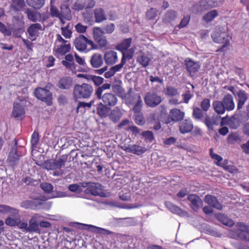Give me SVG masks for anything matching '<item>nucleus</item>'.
Listing matches in <instances>:
<instances>
[{
  "instance_id": "nucleus-1",
  "label": "nucleus",
  "mask_w": 249,
  "mask_h": 249,
  "mask_svg": "<svg viewBox=\"0 0 249 249\" xmlns=\"http://www.w3.org/2000/svg\"><path fill=\"white\" fill-rule=\"evenodd\" d=\"M66 162V158L63 156L58 159L45 160L42 164V167L47 170H54V176H61L64 173L62 168L65 167Z\"/></svg>"
},
{
  "instance_id": "nucleus-2",
  "label": "nucleus",
  "mask_w": 249,
  "mask_h": 249,
  "mask_svg": "<svg viewBox=\"0 0 249 249\" xmlns=\"http://www.w3.org/2000/svg\"><path fill=\"white\" fill-rule=\"evenodd\" d=\"M224 0H200L192 7L193 13L201 14L204 11L221 6Z\"/></svg>"
},
{
  "instance_id": "nucleus-3",
  "label": "nucleus",
  "mask_w": 249,
  "mask_h": 249,
  "mask_svg": "<svg viewBox=\"0 0 249 249\" xmlns=\"http://www.w3.org/2000/svg\"><path fill=\"white\" fill-rule=\"evenodd\" d=\"M93 91V87L90 84H75L73 89V100L76 102L78 99H88L91 96Z\"/></svg>"
},
{
  "instance_id": "nucleus-4",
  "label": "nucleus",
  "mask_w": 249,
  "mask_h": 249,
  "mask_svg": "<svg viewBox=\"0 0 249 249\" xmlns=\"http://www.w3.org/2000/svg\"><path fill=\"white\" fill-rule=\"evenodd\" d=\"M236 229L231 230L230 234L232 238L249 242V225L243 222L236 223Z\"/></svg>"
},
{
  "instance_id": "nucleus-5",
  "label": "nucleus",
  "mask_w": 249,
  "mask_h": 249,
  "mask_svg": "<svg viewBox=\"0 0 249 249\" xmlns=\"http://www.w3.org/2000/svg\"><path fill=\"white\" fill-rule=\"evenodd\" d=\"M74 44L76 49L80 52H83L86 50L87 44L90 45L92 49H98L97 45L83 35H79L74 40Z\"/></svg>"
},
{
  "instance_id": "nucleus-6",
  "label": "nucleus",
  "mask_w": 249,
  "mask_h": 249,
  "mask_svg": "<svg viewBox=\"0 0 249 249\" xmlns=\"http://www.w3.org/2000/svg\"><path fill=\"white\" fill-rule=\"evenodd\" d=\"M47 87L45 88H37L35 89L34 94L35 96L39 100H41L48 106L52 104V93L47 89Z\"/></svg>"
},
{
  "instance_id": "nucleus-7",
  "label": "nucleus",
  "mask_w": 249,
  "mask_h": 249,
  "mask_svg": "<svg viewBox=\"0 0 249 249\" xmlns=\"http://www.w3.org/2000/svg\"><path fill=\"white\" fill-rule=\"evenodd\" d=\"M161 97L155 92H148L144 97L145 105L150 107H155L162 102Z\"/></svg>"
},
{
  "instance_id": "nucleus-8",
  "label": "nucleus",
  "mask_w": 249,
  "mask_h": 249,
  "mask_svg": "<svg viewBox=\"0 0 249 249\" xmlns=\"http://www.w3.org/2000/svg\"><path fill=\"white\" fill-rule=\"evenodd\" d=\"M100 27H95L93 30V37L101 48L106 47L108 44L106 36Z\"/></svg>"
},
{
  "instance_id": "nucleus-9",
  "label": "nucleus",
  "mask_w": 249,
  "mask_h": 249,
  "mask_svg": "<svg viewBox=\"0 0 249 249\" xmlns=\"http://www.w3.org/2000/svg\"><path fill=\"white\" fill-rule=\"evenodd\" d=\"M187 199L190 202L189 206L194 212H197L203 206L202 200L197 195H188Z\"/></svg>"
},
{
  "instance_id": "nucleus-10",
  "label": "nucleus",
  "mask_w": 249,
  "mask_h": 249,
  "mask_svg": "<svg viewBox=\"0 0 249 249\" xmlns=\"http://www.w3.org/2000/svg\"><path fill=\"white\" fill-rule=\"evenodd\" d=\"M100 97L97 99L102 100V103L109 107L115 106L117 103L116 96L112 93H104Z\"/></svg>"
},
{
  "instance_id": "nucleus-11",
  "label": "nucleus",
  "mask_w": 249,
  "mask_h": 249,
  "mask_svg": "<svg viewBox=\"0 0 249 249\" xmlns=\"http://www.w3.org/2000/svg\"><path fill=\"white\" fill-rule=\"evenodd\" d=\"M25 101L19 100L13 103L12 115L14 118H18L23 115L25 113Z\"/></svg>"
},
{
  "instance_id": "nucleus-12",
  "label": "nucleus",
  "mask_w": 249,
  "mask_h": 249,
  "mask_svg": "<svg viewBox=\"0 0 249 249\" xmlns=\"http://www.w3.org/2000/svg\"><path fill=\"white\" fill-rule=\"evenodd\" d=\"M165 205L166 207L173 213L178 214L181 217H190V215L187 211L183 210L169 201L165 202Z\"/></svg>"
},
{
  "instance_id": "nucleus-13",
  "label": "nucleus",
  "mask_w": 249,
  "mask_h": 249,
  "mask_svg": "<svg viewBox=\"0 0 249 249\" xmlns=\"http://www.w3.org/2000/svg\"><path fill=\"white\" fill-rule=\"evenodd\" d=\"M225 33L219 34L215 32L212 35V37L214 42L218 43H224V44L217 50V52H222L224 51V49L229 45L230 42L227 40H225Z\"/></svg>"
},
{
  "instance_id": "nucleus-14",
  "label": "nucleus",
  "mask_w": 249,
  "mask_h": 249,
  "mask_svg": "<svg viewBox=\"0 0 249 249\" xmlns=\"http://www.w3.org/2000/svg\"><path fill=\"white\" fill-rule=\"evenodd\" d=\"M122 148L126 152L131 153L138 156L142 155L147 151V149L145 147L136 144L124 145Z\"/></svg>"
},
{
  "instance_id": "nucleus-15",
  "label": "nucleus",
  "mask_w": 249,
  "mask_h": 249,
  "mask_svg": "<svg viewBox=\"0 0 249 249\" xmlns=\"http://www.w3.org/2000/svg\"><path fill=\"white\" fill-rule=\"evenodd\" d=\"M184 62L187 71L191 76L193 74L198 71L201 66L200 62L194 61L190 58H186Z\"/></svg>"
},
{
  "instance_id": "nucleus-16",
  "label": "nucleus",
  "mask_w": 249,
  "mask_h": 249,
  "mask_svg": "<svg viewBox=\"0 0 249 249\" xmlns=\"http://www.w3.org/2000/svg\"><path fill=\"white\" fill-rule=\"evenodd\" d=\"M14 145L11 148L7 159V160L12 166L15 165L18 163L20 156L17 152V145L18 142L16 140H14Z\"/></svg>"
},
{
  "instance_id": "nucleus-17",
  "label": "nucleus",
  "mask_w": 249,
  "mask_h": 249,
  "mask_svg": "<svg viewBox=\"0 0 249 249\" xmlns=\"http://www.w3.org/2000/svg\"><path fill=\"white\" fill-rule=\"evenodd\" d=\"M27 232L30 233H40L39 225V216L37 215L33 216L29 220Z\"/></svg>"
},
{
  "instance_id": "nucleus-18",
  "label": "nucleus",
  "mask_w": 249,
  "mask_h": 249,
  "mask_svg": "<svg viewBox=\"0 0 249 249\" xmlns=\"http://www.w3.org/2000/svg\"><path fill=\"white\" fill-rule=\"evenodd\" d=\"M185 113L180 109L175 108L170 111V117L168 119V123L171 122H177L182 121L184 117Z\"/></svg>"
},
{
  "instance_id": "nucleus-19",
  "label": "nucleus",
  "mask_w": 249,
  "mask_h": 249,
  "mask_svg": "<svg viewBox=\"0 0 249 249\" xmlns=\"http://www.w3.org/2000/svg\"><path fill=\"white\" fill-rule=\"evenodd\" d=\"M77 224L82 227H87L88 228L86 229L87 230L94 233H100L104 235H109L114 233L113 232L92 225H87L80 223H77Z\"/></svg>"
},
{
  "instance_id": "nucleus-20",
  "label": "nucleus",
  "mask_w": 249,
  "mask_h": 249,
  "mask_svg": "<svg viewBox=\"0 0 249 249\" xmlns=\"http://www.w3.org/2000/svg\"><path fill=\"white\" fill-rule=\"evenodd\" d=\"M204 201L210 206L218 210H221L223 208L222 205L214 196L207 195L204 197Z\"/></svg>"
},
{
  "instance_id": "nucleus-21",
  "label": "nucleus",
  "mask_w": 249,
  "mask_h": 249,
  "mask_svg": "<svg viewBox=\"0 0 249 249\" xmlns=\"http://www.w3.org/2000/svg\"><path fill=\"white\" fill-rule=\"evenodd\" d=\"M89 184V188L86 189V193H89L94 196H102L101 191L103 190V186L101 184L91 182Z\"/></svg>"
},
{
  "instance_id": "nucleus-22",
  "label": "nucleus",
  "mask_w": 249,
  "mask_h": 249,
  "mask_svg": "<svg viewBox=\"0 0 249 249\" xmlns=\"http://www.w3.org/2000/svg\"><path fill=\"white\" fill-rule=\"evenodd\" d=\"M89 61L92 67L98 68L101 67L103 64L104 60L103 56L100 53H95L91 55Z\"/></svg>"
},
{
  "instance_id": "nucleus-23",
  "label": "nucleus",
  "mask_w": 249,
  "mask_h": 249,
  "mask_svg": "<svg viewBox=\"0 0 249 249\" xmlns=\"http://www.w3.org/2000/svg\"><path fill=\"white\" fill-rule=\"evenodd\" d=\"M42 26L39 23L31 24L27 29V32L32 41L36 40L39 34V30H41Z\"/></svg>"
},
{
  "instance_id": "nucleus-24",
  "label": "nucleus",
  "mask_w": 249,
  "mask_h": 249,
  "mask_svg": "<svg viewBox=\"0 0 249 249\" xmlns=\"http://www.w3.org/2000/svg\"><path fill=\"white\" fill-rule=\"evenodd\" d=\"M19 215V211L17 209L16 211L12 213L9 216H8L5 220V223L6 225L10 227H16L17 225L18 216Z\"/></svg>"
},
{
  "instance_id": "nucleus-25",
  "label": "nucleus",
  "mask_w": 249,
  "mask_h": 249,
  "mask_svg": "<svg viewBox=\"0 0 249 249\" xmlns=\"http://www.w3.org/2000/svg\"><path fill=\"white\" fill-rule=\"evenodd\" d=\"M104 59L106 63L108 65L115 64L118 60L117 53L114 51H108L104 54Z\"/></svg>"
},
{
  "instance_id": "nucleus-26",
  "label": "nucleus",
  "mask_w": 249,
  "mask_h": 249,
  "mask_svg": "<svg viewBox=\"0 0 249 249\" xmlns=\"http://www.w3.org/2000/svg\"><path fill=\"white\" fill-rule=\"evenodd\" d=\"M42 201L35 199L34 200H25L20 203V206L25 209H35L38 206L42 205Z\"/></svg>"
},
{
  "instance_id": "nucleus-27",
  "label": "nucleus",
  "mask_w": 249,
  "mask_h": 249,
  "mask_svg": "<svg viewBox=\"0 0 249 249\" xmlns=\"http://www.w3.org/2000/svg\"><path fill=\"white\" fill-rule=\"evenodd\" d=\"M222 102L223 103L226 110L231 111L234 108L235 105L233 102V98L231 94H226L224 96Z\"/></svg>"
},
{
  "instance_id": "nucleus-28",
  "label": "nucleus",
  "mask_w": 249,
  "mask_h": 249,
  "mask_svg": "<svg viewBox=\"0 0 249 249\" xmlns=\"http://www.w3.org/2000/svg\"><path fill=\"white\" fill-rule=\"evenodd\" d=\"M179 131L182 134L191 131L193 128V123L190 119H185L179 124Z\"/></svg>"
},
{
  "instance_id": "nucleus-29",
  "label": "nucleus",
  "mask_w": 249,
  "mask_h": 249,
  "mask_svg": "<svg viewBox=\"0 0 249 249\" xmlns=\"http://www.w3.org/2000/svg\"><path fill=\"white\" fill-rule=\"evenodd\" d=\"M96 109L97 113L99 116L101 118H106L107 116L110 111V108L101 102L97 104Z\"/></svg>"
},
{
  "instance_id": "nucleus-30",
  "label": "nucleus",
  "mask_w": 249,
  "mask_h": 249,
  "mask_svg": "<svg viewBox=\"0 0 249 249\" xmlns=\"http://www.w3.org/2000/svg\"><path fill=\"white\" fill-rule=\"evenodd\" d=\"M72 80L70 77H65L61 78L57 84L58 87L62 89H69L71 88Z\"/></svg>"
},
{
  "instance_id": "nucleus-31",
  "label": "nucleus",
  "mask_w": 249,
  "mask_h": 249,
  "mask_svg": "<svg viewBox=\"0 0 249 249\" xmlns=\"http://www.w3.org/2000/svg\"><path fill=\"white\" fill-rule=\"evenodd\" d=\"M236 96L238 98L237 109L240 110L247 100L248 94L244 90L240 89L236 92Z\"/></svg>"
},
{
  "instance_id": "nucleus-32",
  "label": "nucleus",
  "mask_w": 249,
  "mask_h": 249,
  "mask_svg": "<svg viewBox=\"0 0 249 249\" xmlns=\"http://www.w3.org/2000/svg\"><path fill=\"white\" fill-rule=\"evenodd\" d=\"M26 7L24 0H12V3L10 6V8L15 12H19L24 9Z\"/></svg>"
},
{
  "instance_id": "nucleus-33",
  "label": "nucleus",
  "mask_w": 249,
  "mask_h": 249,
  "mask_svg": "<svg viewBox=\"0 0 249 249\" xmlns=\"http://www.w3.org/2000/svg\"><path fill=\"white\" fill-rule=\"evenodd\" d=\"M216 218L222 224L228 227H232L234 224L232 219L223 213H218Z\"/></svg>"
},
{
  "instance_id": "nucleus-34",
  "label": "nucleus",
  "mask_w": 249,
  "mask_h": 249,
  "mask_svg": "<svg viewBox=\"0 0 249 249\" xmlns=\"http://www.w3.org/2000/svg\"><path fill=\"white\" fill-rule=\"evenodd\" d=\"M95 21L101 22L107 19V16L103 9L101 8H96L94 10Z\"/></svg>"
},
{
  "instance_id": "nucleus-35",
  "label": "nucleus",
  "mask_w": 249,
  "mask_h": 249,
  "mask_svg": "<svg viewBox=\"0 0 249 249\" xmlns=\"http://www.w3.org/2000/svg\"><path fill=\"white\" fill-rule=\"evenodd\" d=\"M122 112L118 107L114 108L111 110L109 115V119L114 123L118 122L122 116Z\"/></svg>"
},
{
  "instance_id": "nucleus-36",
  "label": "nucleus",
  "mask_w": 249,
  "mask_h": 249,
  "mask_svg": "<svg viewBox=\"0 0 249 249\" xmlns=\"http://www.w3.org/2000/svg\"><path fill=\"white\" fill-rule=\"evenodd\" d=\"M132 42V38L131 37L124 39L121 43L116 46V49L121 52L126 51L130 46Z\"/></svg>"
},
{
  "instance_id": "nucleus-37",
  "label": "nucleus",
  "mask_w": 249,
  "mask_h": 249,
  "mask_svg": "<svg viewBox=\"0 0 249 249\" xmlns=\"http://www.w3.org/2000/svg\"><path fill=\"white\" fill-rule=\"evenodd\" d=\"M212 105L213 109L218 114H224L226 110L222 101H214Z\"/></svg>"
},
{
  "instance_id": "nucleus-38",
  "label": "nucleus",
  "mask_w": 249,
  "mask_h": 249,
  "mask_svg": "<svg viewBox=\"0 0 249 249\" xmlns=\"http://www.w3.org/2000/svg\"><path fill=\"white\" fill-rule=\"evenodd\" d=\"M60 16L67 20H70L71 19V11L68 5L66 4L61 5L60 7Z\"/></svg>"
},
{
  "instance_id": "nucleus-39",
  "label": "nucleus",
  "mask_w": 249,
  "mask_h": 249,
  "mask_svg": "<svg viewBox=\"0 0 249 249\" xmlns=\"http://www.w3.org/2000/svg\"><path fill=\"white\" fill-rule=\"evenodd\" d=\"M240 124L239 117L236 115L232 116L228 121V125L232 129H237L240 125Z\"/></svg>"
},
{
  "instance_id": "nucleus-40",
  "label": "nucleus",
  "mask_w": 249,
  "mask_h": 249,
  "mask_svg": "<svg viewBox=\"0 0 249 249\" xmlns=\"http://www.w3.org/2000/svg\"><path fill=\"white\" fill-rule=\"evenodd\" d=\"M218 15L216 10H212L207 12L202 17V19L206 22L209 23L213 21Z\"/></svg>"
},
{
  "instance_id": "nucleus-41",
  "label": "nucleus",
  "mask_w": 249,
  "mask_h": 249,
  "mask_svg": "<svg viewBox=\"0 0 249 249\" xmlns=\"http://www.w3.org/2000/svg\"><path fill=\"white\" fill-rule=\"evenodd\" d=\"M28 5L35 9H39L43 6L45 0H26Z\"/></svg>"
},
{
  "instance_id": "nucleus-42",
  "label": "nucleus",
  "mask_w": 249,
  "mask_h": 249,
  "mask_svg": "<svg viewBox=\"0 0 249 249\" xmlns=\"http://www.w3.org/2000/svg\"><path fill=\"white\" fill-rule=\"evenodd\" d=\"M204 112L202 109L198 107H193L192 116L196 120L202 121L203 118L204 117H205V114L206 113Z\"/></svg>"
},
{
  "instance_id": "nucleus-43",
  "label": "nucleus",
  "mask_w": 249,
  "mask_h": 249,
  "mask_svg": "<svg viewBox=\"0 0 249 249\" xmlns=\"http://www.w3.org/2000/svg\"><path fill=\"white\" fill-rule=\"evenodd\" d=\"M111 88V84L109 83L103 84L102 86L97 87L95 91L94 94L96 98H101V95L104 94V91L109 89Z\"/></svg>"
},
{
  "instance_id": "nucleus-44",
  "label": "nucleus",
  "mask_w": 249,
  "mask_h": 249,
  "mask_svg": "<svg viewBox=\"0 0 249 249\" xmlns=\"http://www.w3.org/2000/svg\"><path fill=\"white\" fill-rule=\"evenodd\" d=\"M138 99L132 108V110L135 114H141L142 113V110L143 106V103L141 97L138 95Z\"/></svg>"
},
{
  "instance_id": "nucleus-45",
  "label": "nucleus",
  "mask_w": 249,
  "mask_h": 249,
  "mask_svg": "<svg viewBox=\"0 0 249 249\" xmlns=\"http://www.w3.org/2000/svg\"><path fill=\"white\" fill-rule=\"evenodd\" d=\"M176 12L173 10H170L166 13L163 20L165 22L169 23L174 21L176 18Z\"/></svg>"
},
{
  "instance_id": "nucleus-46",
  "label": "nucleus",
  "mask_w": 249,
  "mask_h": 249,
  "mask_svg": "<svg viewBox=\"0 0 249 249\" xmlns=\"http://www.w3.org/2000/svg\"><path fill=\"white\" fill-rule=\"evenodd\" d=\"M24 13L27 15L29 20L32 21H36L37 20V14L36 11L27 8L25 9Z\"/></svg>"
},
{
  "instance_id": "nucleus-47",
  "label": "nucleus",
  "mask_w": 249,
  "mask_h": 249,
  "mask_svg": "<svg viewBox=\"0 0 249 249\" xmlns=\"http://www.w3.org/2000/svg\"><path fill=\"white\" fill-rule=\"evenodd\" d=\"M205 117L203 120V122L205 124L209 130H213V126L215 124V121L213 119L211 118L207 113L205 114Z\"/></svg>"
},
{
  "instance_id": "nucleus-48",
  "label": "nucleus",
  "mask_w": 249,
  "mask_h": 249,
  "mask_svg": "<svg viewBox=\"0 0 249 249\" xmlns=\"http://www.w3.org/2000/svg\"><path fill=\"white\" fill-rule=\"evenodd\" d=\"M17 209L10 207L9 206L3 204H0V213L2 214H6L12 213L16 211Z\"/></svg>"
},
{
  "instance_id": "nucleus-49",
  "label": "nucleus",
  "mask_w": 249,
  "mask_h": 249,
  "mask_svg": "<svg viewBox=\"0 0 249 249\" xmlns=\"http://www.w3.org/2000/svg\"><path fill=\"white\" fill-rule=\"evenodd\" d=\"M165 94L169 96H175L179 95L178 89L172 86H167L165 89Z\"/></svg>"
},
{
  "instance_id": "nucleus-50",
  "label": "nucleus",
  "mask_w": 249,
  "mask_h": 249,
  "mask_svg": "<svg viewBox=\"0 0 249 249\" xmlns=\"http://www.w3.org/2000/svg\"><path fill=\"white\" fill-rule=\"evenodd\" d=\"M137 61L143 67L145 68L149 64L150 58L146 55H142L138 58Z\"/></svg>"
},
{
  "instance_id": "nucleus-51",
  "label": "nucleus",
  "mask_w": 249,
  "mask_h": 249,
  "mask_svg": "<svg viewBox=\"0 0 249 249\" xmlns=\"http://www.w3.org/2000/svg\"><path fill=\"white\" fill-rule=\"evenodd\" d=\"M50 14L52 17H56L58 18H61L60 12L55 6L52 4V0L51 1Z\"/></svg>"
},
{
  "instance_id": "nucleus-52",
  "label": "nucleus",
  "mask_w": 249,
  "mask_h": 249,
  "mask_svg": "<svg viewBox=\"0 0 249 249\" xmlns=\"http://www.w3.org/2000/svg\"><path fill=\"white\" fill-rule=\"evenodd\" d=\"M40 187L46 193H50L53 192V186L51 183L43 182L40 184Z\"/></svg>"
},
{
  "instance_id": "nucleus-53",
  "label": "nucleus",
  "mask_w": 249,
  "mask_h": 249,
  "mask_svg": "<svg viewBox=\"0 0 249 249\" xmlns=\"http://www.w3.org/2000/svg\"><path fill=\"white\" fill-rule=\"evenodd\" d=\"M71 50V45L65 44L64 45H60L57 49V52L61 55H64Z\"/></svg>"
},
{
  "instance_id": "nucleus-54",
  "label": "nucleus",
  "mask_w": 249,
  "mask_h": 249,
  "mask_svg": "<svg viewBox=\"0 0 249 249\" xmlns=\"http://www.w3.org/2000/svg\"><path fill=\"white\" fill-rule=\"evenodd\" d=\"M142 135L144 138L145 141L148 142H152L154 139L153 133L149 130L143 131Z\"/></svg>"
},
{
  "instance_id": "nucleus-55",
  "label": "nucleus",
  "mask_w": 249,
  "mask_h": 249,
  "mask_svg": "<svg viewBox=\"0 0 249 249\" xmlns=\"http://www.w3.org/2000/svg\"><path fill=\"white\" fill-rule=\"evenodd\" d=\"M95 101V100H92L89 103L79 102L76 107L77 112H78L79 111V109L81 107L85 108L88 107V108H90L92 105H94Z\"/></svg>"
},
{
  "instance_id": "nucleus-56",
  "label": "nucleus",
  "mask_w": 249,
  "mask_h": 249,
  "mask_svg": "<svg viewBox=\"0 0 249 249\" xmlns=\"http://www.w3.org/2000/svg\"><path fill=\"white\" fill-rule=\"evenodd\" d=\"M200 107H201V109H202L204 112L207 111L210 107V100L208 98L204 99L200 102Z\"/></svg>"
},
{
  "instance_id": "nucleus-57",
  "label": "nucleus",
  "mask_w": 249,
  "mask_h": 249,
  "mask_svg": "<svg viewBox=\"0 0 249 249\" xmlns=\"http://www.w3.org/2000/svg\"><path fill=\"white\" fill-rule=\"evenodd\" d=\"M135 121L139 125H143L145 123V120L143 113L134 114Z\"/></svg>"
},
{
  "instance_id": "nucleus-58",
  "label": "nucleus",
  "mask_w": 249,
  "mask_h": 249,
  "mask_svg": "<svg viewBox=\"0 0 249 249\" xmlns=\"http://www.w3.org/2000/svg\"><path fill=\"white\" fill-rule=\"evenodd\" d=\"M157 10L155 8H152L146 13L147 18L149 20L153 19L157 16Z\"/></svg>"
},
{
  "instance_id": "nucleus-59",
  "label": "nucleus",
  "mask_w": 249,
  "mask_h": 249,
  "mask_svg": "<svg viewBox=\"0 0 249 249\" xmlns=\"http://www.w3.org/2000/svg\"><path fill=\"white\" fill-rule=\"evenodd\" d=\"M39 134L38 132L35 131L32 136L31 142L32 146L36 147L39 142Z\"/></svg>"
},
{
  "instance_id": "nucleus-60",
  "label": "nucleus",
  "mask_w": 249,
  "mask_h": 249,
  "mask_svg": "<svg viewBox=\"0 0 249 249\" xmlns=\"http://www.w3.org/2000/svg\"><path fill=\"white\" fill-rule=\"evenodd\" d=\"M123 56L121 61L124 64L126 63V60L131 59L133 56V53L130 51L122 52Z\"/></svg>"
},
{
  "instance_id": "nucleus-61",
  "label": "nucleus",
  "mask_w": 249,
  "mask_h": 249,
  "mask_svg": "<svg viewBox=\"0 0 249 249\" xmlns=\"http://www.w3.org/2000/svg\"><path fill=\"white\" fill-rule=\"evenodd\" d=\"M91 78V81L94 83V85L98 87L102 85L104 81V79L103 77L99 76L93 75Z\"/></svg>"
},
{
  "instance_id": "nucleus-62",
  "label": "nucleus",
  "mask_w": 249,
  "mask_h": 249,
  "mask_svg": "<svg viewBox=\"0 0 249 249\" xmlns=\"http://www.w3.org/2000/svg\"><path fill=\"white\" fill-rule=\"evenodd\" d=\"M18 220L17 222V225L16 226L18 227L19 229H24L26 231H27L28 229V224L27 222H21V216L20 215H18Z\"/></svg>"
},
{
  "instance_id": "nucleus-63",
  "label": "nucleus",
  "mask_w": 249,
  "mask_h": 249,
  "mask_svg": "<svg viewBox=\"0 0 249 249\" xmlns=\"http://www.w3.org/2000/svg\"><path fill=\"white\" fill-rule=\"evenodd\" d=\"M0 32L3 33L5 36H10L11 35L10 30L1 22H0Z\"/></svg>"
},
{
  "instance_id": "nucleus-64",
  "label": "nucleus",
  "mask_w": 249,
  "mask_h": 249,
  "mask_svg": "<svg viewBox=\"0 0 249 249\" xmlns=\"http://www.w3.org/2000/svg\"><path fill=\"white\" fill-rule=\"evenodd\" d=\"M193 95L191 93V91L188 89L186 90L184 93L182 94L183 97L184 102L187 104L190 99L193 97Z\"/></svg>"
}]
</instances>
